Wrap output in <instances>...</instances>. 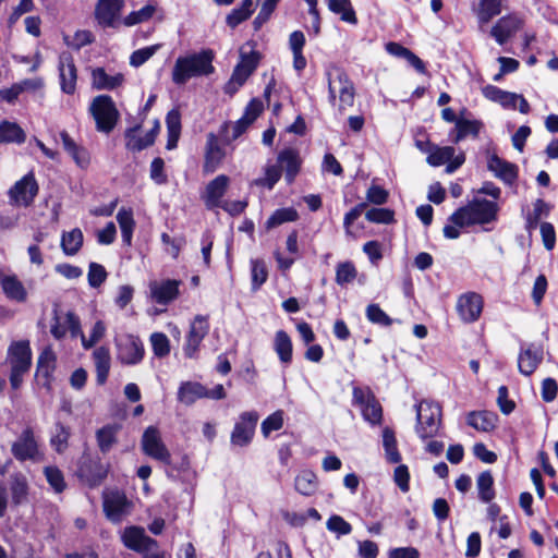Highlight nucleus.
I'll use <instances>...</instances> for the list:
<instances>
[{"label":"nucleus","mask_w":558,"mask_h":558,"mask_svg":"<svg viewBox=\"0 0 558 558\" xmlns=\"http://www.w3.org/2000/svg\"><path fill=\"white\" fill-rule=\"evenodd\" d=\"M214 58V52L210 49L179 57L172 69V82L177 85H184L193 77L213 74L215 72Z\"/></svg>","instance_id":"f257e3e1"},{"label":"nucleus","mask_w":558,"mask_h":558,"mask_svg":"<svg viewBox=\"0 0 558 558\" xmlns=\"http://www.w3.org/2000/svg\"><path fill=\"white\" fill-rule=\"evenodd\" d=\"M498 205L485 198H474L468 205L457 209L449 221L459 227L489 223L497 218Z\"/></svg>","instance_id":"f03ea898"},{"label":"nucleus","mask_w":558,"mask_h":558,"mask_svg":"<svg viewBox=\"0 0 558 558\" xmlns=\"http://www.w3.org/2000/svg\"><path fill=\"white\" fill-rule=\"evenodd\" d=\"M329 101L335 106L339 99L338 109L342 113L352 107L355 98V88L349 75L340 68L327 72Z\"/></svg>","instance_id":"7ed1b4c3"},{"label":"nucleus","mask_w":558,"mask_h":558,"mask_svg":"<svg viewBox=\"0 0 558 558\" xmlns=\"http://www.w3.org/2000/svg\"><path fill=\"white\" fill-rule=\"evenodd\" d=\"M7 361L11 368L10 384L13 389L20 388L23 376L28 373L32 365V350L26 340L14 341L8 349Z\"/></svg>","instance_id":"20e7f679"},{"label":"nucleus","mask_w":558,"mask_h":558,"mask_svg":"<svg viewBox=\"0 0 558 558\" xmlns=\"http://www.w3.org/2000/svg\"><path fill=\"white\" fill-rule=\"evenodd\" d=\"M89 112L96 122V129L102 133H110L120 117V113L109 95L96 96L89 107Z\"/></svg>","instance_id":"39448f33"},{"label":"nucleus","mask_w":558,"mask_h":558,"mask_svg":"<svg viewBox=\"0 0 558 558\" xmlns=\"http://www.w3.org/2000/svg\"><path fill=\"white\" fill-rule=\"evenodd\" d=\"M416 433L422 439L434 437L440 427L441 408L432 401H422L416 407Z\"/></svg>","instance_id":"423d86ee"},{"label":"nucleus","mask_w":558,"mask_h":558,"mask_svg":"<svg viewBox=\"0 0 558 558\" xmlns=\"http://www.w3.org/2000/svg\"><path fill=\"white\" fill-rule=\"evenodd\" d=\"M259 53L255 50L240 49V61L235 65L231 78L226 85V93L234 94L241 87L258 65Z\"/></svg>","instance_id":"0eeeda50"},{"label":"nucleus","mask_w":558,"mask_h":558,"mask_svg":"<svg viewBox=\"0 0 558 558\" xmlns=\"http://www.w3.org/2000/svg\"><path fill=\"white\" fill-rule=\"evenodd\" d=\"M12 456L21 462L32 461L34 463L44 460V453L36 440L34 430L31 427L25 428L11 447Z\"/></svg>","instance_id":"6e6552de"},{"label":"nucleus","mask_w":558,"mask_h":558,"mask_svg":"<svg viewBox=\"0 0 558 558\" xmlns=\"http://www.w3.org/2000/svg\"><path fill=\"white\" fill-rule=\"evenodd\" d=\"M258 420L259 414L256 411L241 413L230 436L231 444L238 447L248 446L255 435Z\"/></svg>","instance_id":"1a4fd4ad"},{"label":"nucleus","mask_w":558,"mask_h":558,"mask_svg":"<svg viewBox=\"0 0 558 558\" xmlns=\"http://www.w3.org/2000/svg\"><path fill=\"white\" fill-rule=\"evenodd\" d=\"M143 452L167 465L171 464V453L162 441L160 432L155 426H148L142 436Z\"/></svg>","instance_id":"9d476101"},{"label":"nucleus","mask_w":558,"mask_h":558,"mask_svg":"<svg viewBox=\"0 0 558 558\" xmlns=\"http://www.w3.org/2000/svg\"><path fill=\"white\" fill-rule=\"evenodd\" d=\"M353 403L361 409L364 420L368 423L375 425L381 422V405L369 389L354 387Z\"/></svg>","instance_id":"9b49d317"},{"label":"nucleus","mask_w":558,"mask_h":558,"mask_svg":"<svg viewBox=\"0 0 558 558\" xmlns=\"http://www.w3.org/2000/svg\"><path fill=\"white\" fill-rule=\"evenodd\" d=\"M484 307L483 296L474 291L458 296L456 311L461 322L472 324L480 319Z\"/></svg>","instance_id":"f8f14e48"},{"label":"nucleus","mask_w":558,"mask_h":558,"mask_svg":"<svg viewBox=\"0 0 558 558\" xmlns=\"http://www.w3.org/2000/svg\"><path fill=\"white\" fill-rule=\"evenodd\" d=\"M50 332L56 340L63 339L69 332L71 338H77L81 333L80 318L73 312H62L57 307L50 325Z\"/></svg>","instance_id":"ddd939ff"},{"label":"nucleus","mask_w":558,"mask_h":558,"mask_svg":"<svg viewBox=\"0 0 558 558\" xmlns=\"http://www.w3.org/2000/svg\"><path fill=\"white\" fill-rule=\"evenodd\" d=\"M132 502L120 490H107L104 493V511L113 523H119L130 514Z\"/></svg>","instance_id":"4468645a"},{"label":"nucleus","mask_w":558,"mask_h":558,"mask_svg":"<svg viewBox=\"0 0 558 558\" xmlns=\"http://www.w3.org/2000/svg\"><path fill=\"white\" fill-rule=\"evenodd\" d=\"M426 160L433 167L446 165V172L453 173L464 163L465 155L463 151L456 155V149L451 146L435 145Z\"/></svg>","instance_id":"2eb2a0df"},{"label":"nucleus","mask_w":558,"mask_h":558,"mask_svg":"<svg viewBox=\"0 0 558 558\" xmlns=\"http://www.w3.org/2000/svg\"><path fill=\"white\" fill-rule=\"evenodd\" d=\"M38 192V185L33 173H27L19 180L10 190L11 204L27 207L31 205Z\"/></svg>","instance_id":"dca6fc26"},{"label":"nucleus","mask_w":558,"mask_h":558,"mask_svg":"<svg viewBox=\"0 0 558 558\" xmlns=\"http://www.w3.org/2000/svg\"><path fill=\"white\" fill-rule=\"evenodd\" d=\"M180 284L175 279L153 280L148 286L149 296L157 304L168 305L178 298Z\"/></svg>","instance_id":"f3484780"},{"label":"nucleus","mask_w":558,"mask_h":558,"mask_svg":"<svg viewBox=\"0 0 558 558\" xmlns=\"http://www.w3.org/2000/svg\"><path fill=\"white\" fill-rule=\"evenodd\" d=\"M118 359L126 365L140 363L144 357V345L138 337L128 335L117 342Z\"/></svg>","instance_id":"a211bd4d"},{"label":"nucleus","mask_w":558,"mask_h":558,"mask_svg":"<svg viewBox=\"0 0 558 558\" xmlns=\"http://www.w3.org/2000/svg\"><path fill=\"white\" fill-rule=\"evenodd\" d=\"M209 331V323L206 316L197 315L191 324L183 351L185 356L195 357L203 339Z\"/></svg>","instance_id":"6ab92c4d"},{"label":"nucleus","mask_w":558,"mask_h":558,"mask_svg":"<svg viewBox=\"0 0 558 558\" xmlns=\"http://www.w3.org/2000/svg\"><path fill=\"white\" fill-rule=\"evenodd\" d=\"M230 185V178L226 174H219L208 182L202 194L208 209L218 208L223 203V196Z\"/></svg>","instance_id":"aec40b11"},{"label":"nucleus","mask_w":558,"mask_h":558,"mask_svg":"<svg viewBox=\"0 0 558 558\" xmlns=\"http://www.w3.org/2000/svg\"><path fill=\"white\" fill-rule=\"evenodd\" d=\"M58 69L61 90L69 95L74 94L76 89L77 72L70 52H62L60 54Z\"/></svg>","instance_id":"412c9836"},{"label":"nucleus","mask_w":558,"mask_h":558,"mask_svg":"<svg viewBox=\"0 0 558 558\" xmlns=\"http://www.w3.org/2000/svg\"><path fill=\"white\" fill-rule=\"evenodd\" d=\"M123 544L135 551L147 553L157 547V542L145 534L144 529L131 526L124 530L122 534Z\"/></svg>","instance_id":"4be33fe9"},{"label":"nucleus","mask_w":558,"mask_h":558,"mask_svg":"<svg viewBox=\"0 0 558 558\" xmlns=\"http://www.w3.org/2000/svg\"><path fill=\"white\" fill-rule=\"evenodd\" d=\"M124 7V0H98L95 16L104 27H113Z\"/></svg>","instance_id":"5701e85b"},{"label":"nucleus","mask_w":558,"mask_h":558,"mask_svg":"<svg viewBox=\"0 0 558 558\" xmlns=\"http://www.w3.org/2000/svg\"><path fill=\"white\" fill-rule=\"evenodd\" d=\"M544 350L542 345L534 343L521 348L518 356V367L521 374L530 376L535 372L539 363L543 361Z\"/></svg>","instance_id":"b1692460"},{"label":"nucleus","mask_w":558,"mask_h":558,"mask_svg":"<svg viewBox=\"0 0 558 558\" xmlns=\"http://www.w3.org/2000/svg\"><path fill=\"white\" fill-rule=\"evenodd\" d=\"M226 156L225 149L221 147L219 138L214 133L207 135L205 160L203 165L204 173L215 172L221 165Z\"/></svg>","instance_id":"393cba45"},{"label":"nucleus","mask_w":558,"mask_h":558,"mask_svg":"<svg viewBox=\"0 0 558 558\" xmlns=\"http://www.w3.org/2000/svg\"><path fill=\"white\" fill-rule=\"evenodd\" d=\"M522 21L515 15L500 17L490 31V36L499 44H506L520 28Z\"/></svg>","instance_id":"a878e982"},{"label":"nucleus","mask_w":558,"mask_h":558,"mask_svg":"<svg viewBox=\"0 0 558 558\" xmlns=\"http://www.w3.org/2000/svg\"><path fill=\"white\" fill-rule=\"evenodd\" d=\"M487 168L496 178L509 185L513 184L518 178V167L514 163L499 158L495 154L488 157Z\"/></svg>","instance_id":"bb28decb"},{"label":"nucleus","mask_w":558,"mask_h":558,"mask_svg":"<svg viewBox=\"0 0 558 558\" xmlns=\"http://www.w3.org/2000/svg\"><path fill=\"white\" fill-rule=\"evenodd\" d=\"M278 162L280 168H284L287 182L292 183L301 168L299 151L294 148L281 150L278 155Z\"/></svg>","instance_id":"cd10ccee"},{"label":"nucleus","mask_w":558,"mask_h":558,"mask_svg":"<svg viewBox=\"0 0 558 558\" xmlns=\"http://www.w3.org/2000/svg\"><path fill=\"white\" fill-rule=\"evenodd\" d=\"M124 76L121 73L108 74L102 68H97L92 72V84L97 90H112L122 85Z\"/></svg>","instance_id":"c85d7f7f"},{"label":"nucleus","mask_w":558,"mask_h":558,"mask_svg":"<svg viewBox=\"0 0 558 558\" xmlns=\"http://www.w3.org/2000/svg\"><path fill=\"white\" fill-rule=\"evenodd\" d=\"M78 476L89 486L94 487L100 484L106 477L107 471L100 463H86V457L82 460L78 468Z\"/></svg>","instance_id":"c756f323"},{"label":"nucleus","mask_w":558,"mask_h":558,"mask_svg":"<svg viewBox=\"0 0 558 558\" xmlns=\"http://www.w3.org/2000/svg\"><path fill=\"white\" fill-rule=\"evenodd\" d=\"M141 125H135L125 131V147L131 151H141L154 144V134L140 135Z\"/></svg>","instance_id":"7c9ffc66"},{"label":"nucleus","mask_w":558,"mask_h":558,"mask_svg":"<svg viewBox=\"0 0 558 558\" xmlns=\"http://www.w3.org/2000/svg\"><path fill=\"white\" fill-rule=\"evenodd\" d=\"M95 367H96V379L99 385H104L108 378L111 356L109 349L106 347L97 348L93 353Z\"/></svg>","instance_id":"2f4dec72"},{"label":"nucleus","mask_w":558,"mask_h":558,"mask_svg":"<svg viewBox=\"0 0 558 558\" xmlns=\"http://www.w3.org/2000/svg\"><path fill=\"white\" fill-rule=\"evenodd\" d=\"M60 137L65 151L74 159L76 165L81 168L87 167L90 161L88 151L77 146L65 131L60 133Z\"/></svg>","instance_id":"473e14b6"},{"label":"nucleus","mask_w":558,"mask_h":558,"mask_svg":"<svg viewBox=\"0 0 558 558\" xmlns=\"http://www.w3.org/2000/svg\"><path fill=\"white\" fill-rule=\"evenodd\" d=\"M485 98L500 104L504 108L515 109V93L502 90L495 85H486L482 88Z\"/></svg>","instance_id":"72a5a7b5"},{"label":"nucleus","mask_w":558,"mask_h":558,"mask_svg":"<svg viewBox=\"0 0 558 558\" xmlns=\"http://www.w3.org/2000/svg\"><path fill=\"white\" fill-rule=\"evenodd\" d=\"M207 388L199 383H183L178 391V399L180 402L190 405L196 400L206 398Z\"/></svg>","instance_id":"f704fd0d"},{"label":"nucleus","mask_w":558,"mask_h":558,"mask_svg":"<svg viewBox=\"0 0 558 558\" xmlns=\"http://www.w3.org/2000/svg\"><path fill=\"white\" fill-rule=\"evenodd\" d=\"M483 124L477 120L459 119L452 133V142L458 144L468 136L476 138L480 134Z\"/></svg>","instance_id":"c9c22d12"},{"label":"nucleus","mask_w":558,"mask_h":558,"mask_svg":"<svg viewBox=\"0 0 558 558\" xmlns=\"http://www.w3.org/2000/svg\"><path fill=\"white\" fill-rule=\"evenodd\" d=\"M329 11L340 16L341 21L356 25L357 17L351 0H326Z\"/></svg>","instance_id":"e433bc0d"},{"label":"nucleus","mask_w":558,"mask_h":558,"mask_svg":"<svg viewBox=\"0 0 558 558\" xmlns=\"http://www.w3.org/2000/svg\"><path fill=\"white\" fill-rule=\"evenodd\" d=\"M274 350L281 363L290 364L292 361V341L284 330H278L274 339Z\"/></svg>","instance_id":"4c0bfd02"},{"label":"nucleus","mask_w":558,"mask_h":558,"mask_svg":"<svg viewBox=\"0 0 558 558\" xmlns=\"http://www.w3.org/2000/svg\"><path fill=\"white\" fill-rule=\"evenodd\" d=\"M166 124L168 131V140L166 148L171 150L178 145V141L181 134V116L178 110H171L166 117Z\"/></svg>","instance_id":"58836bf2"},{"label":"nucleus","mask_w":558,"mask_h":558,"mask_svg":"<svg viewBox=\"0 0 558 558\" xmlns=\"http://www.w3.org/2000/svg\"><path fill=\"white\" fill-rule=\"evenodd\" d=\"M296 492L304 496H312L317 490V476L310 470L301 471L294 481Z\"/></svg>","instance_id":"ea45409f"},{"label":"nucleus","mask_w":558,"mask_h":558,"mask_svg":"<svg viewBox=\"0 0 558 558\" xmlns=\"http://www.w3.org/2000/svg\"><path fill=\"white\" fill-rule=\"evenodd\" d=\"M25 137V132L15 122L4 120L0 123V144H21L24 143Z\"/></svg>","instance_id":"a19ab883"},{"label":"nucleus","mask_w":558,"mask_h":558,"mask_svg":"<svg viewBox=\"0 0 558 558\" xmlns=\"http://www.w3.org/2000/svg\"><path fill=\"white\" fill-rule=\"evenodd\" d=\"M117 221L121 229L122 241L126 245H131L135 221L132 209L122 207L117 214Z\"/></svg>","instance_id":"79ce46f5"},{"label":"nucleus","mask_w":558,"mask_h":558,"mask_svg":"<svg viewBox=\"0 0 558 558\" xmlns=\"http://www.w3.org/2000/svg\"><path fill=\"white\" fill-rule=\"evenodd\" d=\"M478 498L484 504H489L495 498L494 477L489 471L480 473L476 480Z\"/></svg>","instance_id":"37998d69"},{"label":"nucleus","mask_w":558,"mask_h":558,"mask_svg":"<svg viewBox=\"0 0 558 558\" xmlns=\"http://www.w3.org/2000/svg\"><path fill=\"white\" fill-rule=\"evenodd\" d=\"M119 429V425L109 424L97 430L96 438L101 452L106 453L110 451L112 446L117 442V434Z\"/></svg>","instance_id":"c03bdc74"},{"label":"nucleus","mask_w":558,"mask_h":558,"mask_svg":"<svg viewBox=\"0 0 558 558\" xmlns=\"http://www.w3.org/2000/svg\"><path fill=\"white\" fill-rule=\"evenodd\" d=\"M83 245V232L75 228L69 232H63L61 236V247L65 255H75Z\"/></svg>","instance_id":"a18cd8bd"},{"label":"nucleus","mask_w":558,"mask_h":558,"mask_svg":"<svg viewBox=\"0 0 558 558\" xmlns=\"http://www.w3.org/2000/svg\"><path fill=\"white\" fill-rule=\"evenodd\" d=\"M502 0H480L476 15L480 24H487L493 17L501 13Z\"/></svg>","instance_id":"49530a36"},{"label":"nucleus","mask_w":558,"mask_h":558,"mask_svg":"<svg viewBox=\"0 0 558 558\" xmlns=\"http://www.w3.org/2000/svg\"><path fill=\"white\" fill-rule=\"evenodd\" d=\"M253 0H242L241 5L234 8L226 17V23L231 28L246 21L253 13Z\"/></svg>","instance_id":"de8ad7c7"},{"label":"nucleus","mask_w":558,"mask_h":558,"mask_svg":"<svg viewBox=\"0 0 558 558\" xmlns=\"http://www.w3.org/2000/svg\"><path fill=\"white\" fill-rule=\"evenodd\" d=\"M496 415L490 412H471L468 424L477 430L488 432L495 427Z\"/></svg>","instance_id":"09e8293b"},{"label":"nucleus","mask_w":558,"mask_h":558,"mask_svg":"<svg viewBox=\"0 0 558 558\" xmlns=\"http://www.w3.org/2000/svg\"><path fill=\"white\" fill-rule=\"evenodd\" d=\"M383 446L388 462L398 463L401 461V454L398 450L395 433L389 427H386L383 430Z\"/></svg>","instance_id":"8fccbe9b"},{"label":"nucleus","mask_w":558,"mask_h":558,"mask_svg":"<svg viewBox=\"0 0 558 558\" xmlns=\"http://www.w3.org/2000/svg\"><path fill=\"white\" fill-rule=\"evenodd\" d=\"M2 289L8 298L17 302H23L26 299V291L20 280L15 277H4L1 281Z\"/></svg>","instance_id":"3c124183"},{"label":"nucleus","mask_w":558,"mask_h":558,"mask_svg":"<svg viewBox=\"0 0 558 558\" xmlns=\"http://www.w3.org/2000/svg\"><path fill=\"white\" fill-rule=\"evenodd\" d=\"M298 219V211L293 207L279 208L267 219L266 229H274L282 223L292 222Z\"/></svg>","instance_id":"603ef678"},{"label":"nucleus","mask_w":558,"mask_h":558,"mask_svg":"<svg viewBox=\"0 0 558 558\" xmlns=\"http://www.w3.org/2000/svg\"><path fill=\"white\" fill-rule=\"evenodd\" d=\"M550 211V206L543 199H536L533 204V210L527 214L525 228L527 231L536 229L538 221L542 217H547Z\"/></svg>","instance_id":"864d4df0"},{"label":"nucleus","mask_w":558,"mask_h":558,"mask_svg":"<svg viewBox=\"0 0 558 558\" xmlns=\"http://www.w3.org/2000/svg\"><path fill=\"white\" fill-rule=\"evenodd\" d=\"M11 495L14 504L23 502L28 494L27 480L23 474H14L11 480Z\"/></svg>","instance_id":"5fc2aeb1"},{"label":"nucleus","mask_w":558,"mask_h":558,"mask_svg":"<svg viewBox=\"0 0 558 558\" xmlns=\"http://www.w3.org/2000/svg\"><path fill=\"white\" fill-rule=\"evenodd\" d=\"M281 178V168L279 165H268L265 167L264 175L257 178L253 181V184L256 186L266 187L271 190L275 184Z\"/></svg>","instance_id":"6e6d98bb"},{"label":"nucleus","mask_w":558,"mask_h":558,"mask_svg":"<svg viewBox=\"0 0 558 558\" xmlns=\"http://www.w3.org/2000/svg\"><path fill=\"white\" fill-rule=\"evenodd\" d=\"M156 10H157L156 5L148 3L145 7H143L142 9H140L137 11H132L130 14H128L123 19V24L125 26H134L136 24L147 22L148 20H150L153 17Z\"/></svg>","instance_id":"4d7b16f0"},{"label":"nucleus","mask_w":558,"mask_h":558,"mask_svg":"<svg viewBox=\"0 0 558 558\" xmlns=\"http://www.w3.org/2000/svg\"><path fill=\"white\" fill-rule=\"evenodd\" d=\"M252 290L257 291L267 280L268 271L266 265L260 259L251 262Z\"/></svg>","instance_id":"13d9d810"},{"label":"nucleus","mask_w":558,"mask_h":558,"mask_svg":"<svg viewBox=\"0 0 558 558\" xmlns=\"http://www.w3.org/2000/svg\"><path fill=\"white\" fill-rule=\"evenodd\" d=\"M70 438V428L61 423L56 424L54 434L50 439V445L54 448L58 453H62L68 448V441Z\"/></svg>","instance_id":"bf43d9fd"},{"label":"nucleus","mask_w":558,"mask_h":558,"mask_svg":"<svg viewBox=\"0 0 558 558\" xmlns=\"http://www.w3.org/2000/svg\"><path fill=\"white\" fill-rule=\"evenodd\" d=\"M356 275L357 270L351 262L339 263L336 267V282L339 286L351 283Z\"/></svg>","instance_id":"052dcab7"},{"label":"nucleus","mask_w":558,"mask_h":558,"mask_svg":"<svg viewBox=\"0 0 558 558\" xmlns=\"http://www.w3.org/2000/svg\"><path fill=\"white\" fill-rule=\"evenodd\" d=\"M283 416V411L277 410L262 422L260 432L265 438H267L271 432L282 428L284 422Z\"/></svg>","instance_id":"680f3d73"},{"label":"nucleus","mask_w":558,"mask_h":558,"mask_svg":"<svg viewBox=\"0 0 558 558\" xmlns=\"http://www.w3.org/2000/svg\"><path fill=\"white\" fill-rule=\"evenodd\" d=\"M366 318L375 325L388 327L392 324V319L380 308L378 304H369L365 311Z\"/></svg>","instance_id":"e2e57ef3"},{"label":"nucleus","mask_w":558,"mask_h":558,"mask_svg":"<svg viewBox=\"0 0 558 558\" xmlns=\"http://www.w3.org/2000/svg\"><path fill=\"white\" fill-rule=\"evenodd\" d=\"M107 271L105 267L98 263L92 262L88 266V284L92 288L100 287L107 279Z\"/></svg>","instance_id":"0e129e2a"},{"label":"nucleus","mask_w":558,"mask_h":558,"mask_svg":"<svg viewBox=\"0 0 558 558\" xmlns=\"http://www.w3.org/2000/svg\"><path fill=\"white\" fill-rule=\"evenodd\" d=\"M45 476L49 485L56 493H62L65 488V482L62 472L56 466H46Z\"/></svg>","instance_id":"69168bd1"},{"label":"nucleus","mask_w":558,"mask_h":558,"mask_svg":"<svg viewBox=\"0 0 558 558\" xmlns=\"http://www.w3.org/2000/svg\"><path fill=\"white\" fill-rule=\"evenodd\" d=\"M159 47V45H153L135 50L130 57V64L134 68L143 65L157 52Z\"/></svg>","instance_id":"338daca9"},{"label":"nucleus","mask_w":558,"mask_h":558,"mask_svg":"<svg viewBox=\"0 0 558 558\" xmlns=\"http://www.w3.org/2000/svg\"><path fill=\"white\" fill-rule=\"evenodd\" d=\"M150 343L154 354L158 357H163L170 352V344L168 337L162 332H155L150 336Z\"/></svg>","instance_id":"774afa93"}]
</instances>
